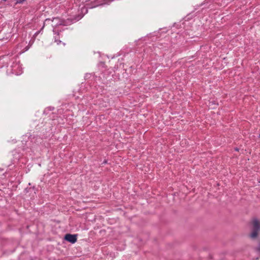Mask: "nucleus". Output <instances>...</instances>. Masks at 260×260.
<instances>
[{
    "mask_svg": "<svg viewBox=\"0 0 260 260\" xmlns=\"http://www.w3.org/2000/svg\"><path fill=\"white\" fill-rule=\"evenodd\" d=\"M260 231V223L258 220L255 219L253 221V227L252 232L250 235L251 239H255L258 235V233Z\"/></svg>",
    "mask_w": 260,
    "mask_h": 260,
    "instance_id": "nucleus-1",
    "label": "nucleus"
},
{
    "mask_svg": "<svg viewBox=\"0 0 260 260\" xmlns=\"http://www.w3.org/2000/svg\"><path fill=\"white\" fill-rule=\"evenodd\" d=\"M64 239L72 244H74L77 241V235L67 234L65 235Z\"/></svg>",
    "mask_w": 260,
    "mask_h": 260,
    "instance_id": "nucleus-2",
    "label": "nucleus"
},
{
    "mask_svg": "<svg viewBox=\"0 0 260 260\" xmlns=\"http://www.w3.org/2000/svg\"><path fill=\"white\" fill-rule=\"evenodd\" d=\"M53 31L54 35H56L54 36V42L57 43V45H59L61 43V41L59 40V34L58 31H56L55 29H53Z\"/></svg>",
    "mask_w": 260,
    "mask_h": 260,
    "instance_id": "nucleus-3",
    "label": "nucleus"
},
{
    "mask_svg": "<svg viewBox=\"0 0 260 260\" xmlns=\"http://www.w3.org/2000/svg\"><path fill=\"white\" fill-rule=\"evenodd\" d=\"M82 17L83 15H79L75 17L73 20H71V22L73 23L74 22H76L80 20Z\"/></svg>",
    "mask_w": 260,
    "mask_h": 260,
    "instance_id": "nucleus-4",
    "label": "nucleus"
},
{
    "mask_svg": "<svg viewBox=\"0 0 260 260\" xmlns=\"http://www.w3.org/2000/svg\"><path fill=\"white\" fill-rule=\"evenodd\" d=\"M26 0H16L15 5L21 4Z\"/></svg>",
    "mask_w": 260,
    "mask_h": 260,
    "instance_id": "nucleus-5",
    "label": "nucleus"
},
{
    "mask_svg": "<svg viewBox=\"0 0 260 260\" xmlns=\"http://www.w3.org/2000/svg\"><path fill=\"white\" fill-rule=\"evenodd\" d=\"M256 249L257 250V251H260V242L259 243L257 247H256Z\"/></svg>",
    "mask_w": 260,
    "mask_h": 260,
    "instance_id": "nucleus-6",
    "label": "nucleus"
},
{
    "mask_svg": "<svg viewBox=\"0 0 260 260\" xmlns=\"http://www.w3.org/2000/svg\"><path fill=\"white\" fill-rule=\"evenodd\" d=\"M51 21V19H49V18L46 19L45 20V22H44V23L47 22H48V21Z\"/></svg>",
    "mask_w": 260,
    "mask_h": 260,
    "instance_id": "nucleus-7",
    "label": "nucleus"
},
{
    "mask_svg": "<svg viewBox=\"0 0 260 260\" xmlns=\"http://www.w3.org/2000/svg\"><path fill=\"white\" fill-rule=\"evenodd\" d=\"M235 150L236 151H238L239 149V148H235Z\"/></svg>",
    "mask_w": 260,
    "mask_h": 260,
    "instance_id": "nucleus-8",
    "label": "nucleus"
},
{
    "mask_svg": "<svg viewBox=\"0 0 260 260\" xmlns=\"http://www.w3.org/2000/svg\"><path fill=\"white\" fill-rule=\"evenodd\" d=\"M107 162V160H105L103 164H106Z\"/></svg>",
    "mask_w": 260,
    "mask_h": 260,
    "instance_id": "nucleus-9",
    "label": "nucleus"
},
{
    "mask_svg": "<svg viewBox=\"0 0 260 260\" xmlns=\"http://www.w3.org/2000/svg\"><path fill=\"white\" fill-rule=\"evenodd\" d=\"M45 25V23L44 24ZM44 27V25H43V27H42V29H43V27Z\"/></svg>",
    "mask_w": 260,
    "mask_h": 260,
    "instance_id": "nucleus-10",
    "label": "nucleus"
},
{
    "mask_svg": "<svg viewBox=\"0 0 260 260\" xmlns=\"http://www.w3.org/2000/svg\"><path fill=\"white\" fill-rule=\"evenodd\" d=\"M259 137H260V135H259Z\"/></svg>",
    "mask_w": 260,
    "mask_h": 260,
    "instance_id": "nucleus-11",
    "label": "nucleus"
}]
</instances>
